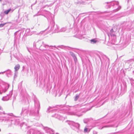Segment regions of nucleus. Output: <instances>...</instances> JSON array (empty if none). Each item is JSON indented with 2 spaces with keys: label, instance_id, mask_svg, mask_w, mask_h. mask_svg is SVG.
<instances>
[{
  "label": "nucleus",
  "instance_id": "nucleus-9",
  "mask_svg": "<svg viewBox=\"0 0 134 134\" xmlns=\"http://www.w3.org/2000/svg\"><path fill=\"white\" fill-rule=\"evenodd\" d=\"M74 58V59L75 60H77V58L75 56V57H73Z\"/></svg>",
  "mask_w": 134,
  "mask_h": 134
},
{
  "label": "nucleus",
  "instance_id": "nucleus-3",
  "mask_svg": "<svg viewBox=\"0 0 134 134\" xmlns=\"http://www.w3.org/2000/svg\"><path fill=\"white\" fill-rule=\"evenodd\" d=\"M91 42H93L94 43H96L97 42V41L96 40H95V39H93L92 40H90Z\"/></svg>",
  "mask_w": 134,
  "mask_h": 134
},
{
  "label": "nucleus",
  "instance_id": "nucleus-2",
  "mask_svg": "<svg viewBox=\"0 0 134 134\" xmlns=\"http://www.w3.org/2000/svg\"><path fill=\"white\" fill-rule=\"evenodd\" d=\"M11 10V9H9L8 10L5 11L4 12V13L5 14H8L9 12Z\"/></svg>",
  "mask_w": 134,
  "mask_h": 134
},
{
  "label": "nucleus",
  "instance_id": "nucleus-4",
  "mask_svg": "<svg viewBox=\"0 0 134 134\" xmlns=\"http://www.w3.org/2000/svg\"><path fill=\"white\" fill-rule=\"evenodd\" d=\"M70 54L72 55L73 57H75V54L72 52H70Z\"/></svg>",
  "mask_w": 134,
  "mask_h": 134
},
{
  "label": "nucleus",
  "instance_id": "nucleus-8",
  "mask_svg": "<svg viewBox=\"0 0 134 134\" xmlns=\"http://www.w3.org/2000/svg\"><path fill=\"white\" fill-rule=\"evenodd\" d=\"M110 31L111 33H113L114 32V31L113 29H112Z\"/></svg>",
  "mask_w": 134,
  "mask_h": 134
},
{
  "label": "nucleus",
  "instance_id": "nucleus-5",
  "mask_svg": "<svg viewBox=\"0 0 134 134\" xmlns=\"http://www.w3.org/2000/svg\"><path fill=\"white\" fill-rule=\"evenodd\" d=\"M6 24V23H5L4 24H0V27H3L4 26V25H5Z\"/></svg>",
  "mask_w": 134,
  "mask_h": 134
},
{
  "label": "nucleus",
  "instance_id": "nucleus-1",
  "mask_svg": "<svg viewBox=\"0 0 134 134\" xmlns=\"http://www.w3.org/2000/svg\"><path fill=\"white\" fill-rule=\"evenodd\" d=\"M20 68V65L19 64H18L15 66L14 67V69L16 71L18 70Z\"/></svg>",
  "mask_w": 134,
  "mask_h": 134
},
{
  "label": "nucleus",
  "instance_id": "nucleus-7",
  "mask_svg": "<svg viewBox=\"0 0 134 134\" xmlns=\"http://www.w3.org/2000/svg\"><path fill=\"white\" fill-rule=\"evenodd\" d=\"M84 131L85 132H86L87 131V128H85L84 130Z\"/></svg>",
  "mask_w": 134,
  "mask_h": 134
},
{
  "label": "nucleus",
  "instance_id": "nucleus-10",
  "mask_svg": "<svg viewBox=\"0 0 134 134\" xmlns=\"http://www.w3.org/2000/svg\"><path fill=\"white\" fill-rule=\"evenodd\" d=\"M2 0H0V1H2Z\"/></svg>",
  "mask_w": 134,
  "mask_h": 134
},
{
  "label": "nucleus",
  "instance_id": "nucleus-6",
  "mask_svg": "<svg viewBox=\"0 0 134 134\" xmlns=\"http://www.w3.org/2000/svg\"><path fill=\"white\" fill-rule=\"evenodd\" d=\"M79 98V96H76L75 97V100H76Z\"/></svg>",
  "mask_w": 134,
  "mask_h": 134
},
{
  "label": "nucleus",
  "instance_id": "nucleus-11",
  "mask_svg": "<svg viewBox=\"0 0 134 134\" xmlns=\"http://www.w3.org/2000/svg\"><path fill=\"white\" fill-rule=\"evenodd\" d=\"M1 131V129H0V131Z\"/></svg>",
  "mask_w": 134,
  "mask_h": 134
}]
</instances>
